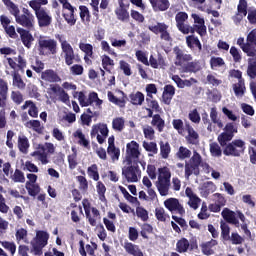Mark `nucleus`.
<instances>
[{
  "instance_id": "1",
  "label": "nucleus",
  "mask_w": 256,
  "mask_h": 256,
  "mask_svg": "<svg viewBox=\"0 0 256 256\" xmlns=\"http://www.w3.org/2000/svg\"><path fill=\"white\" fill-rule=\"evenodd\" d=\"M191 155V150L185 146H180L176 152V157L179 159V161H185V159H189L188 161H185L184 175L186 179H189L191 175L198 177V175L201 173L199 167H201V163H203V157H201V154H199L197 151H194L193 155Z\"/></svg>"
},
{
  "instance_id": "2",
  "label": "nucleus",
  "mask_w": 256,
  "mask_h": 256,
  "mask_svg": "<svg viewBox=\"0 0 256 256\" xmlns=\"http://www.w3.org/2000/svg\"><path fill=\"white\" fill-rule=\"evenodd\" d=\"M49 243V233L47 231H37L36 236L31 240V250L30 253H33L35 256L43 255V249L47 247Z\"/></svg>"
},
{
  "instance_id": "3",
  "label": "nucleus",
  "mask_w": 256,
  "mask_h": 256,
  "mask_svg": "<svg viewBox=\"0 0 256 256\" xmlns=\"http://www.w3.org/2000/svg\"><path fill=\"white\" fill-rule=\"evenodd\" d=\"M59 43L61 44L62 53H64V61L65 63L71 67L74 61L76 63L81 62V58L78 54H75V50H73V46L67 40H63L60 35L57 37Z\"/></svg>"
},
{
  "instance_id": "4",
  "label": "nucleus",
  "mask_w": 256,
  "mask_h": 256,
  "mask_svg": "<svg viewBox=\"0 0 256 256\" xmlns=\"http://www.w3.org/2000/svg\"><path fill=\"white\" fill-rule=\"evenodd\" d=\"M38 53L39 55H57V41L49 39L47 36L38 38Z\"/></svg>"
},
{
  "instance_id": "5",
  "label": "nucleus",
  "mask_w": 256,
  "mask_h": 256,
  "mask_svg": "<svg viewBox=\"0 0 256 256\" xmlns=\"http://www.w3.org/2000/svg\"><path fill=\"white\" fill-rule=\"evenodd\" d=\"M245 149V141L236 139L224 147L223 153L226 157H241L245 153Z\"/></svg>"
},
{
  "instance_id": "6",
  "label": "nucleus",
  "mask_w": 256,
  "mask_h": 256,
  "mask_svg": "<svg viewBox=\"0 0 256 256\" xmlns=\"http://www.w3.org/2000/svg\"><path fill=\"white\" fill-rule=\"evenodd\" d=\"M141 157V151H139V143L132 140L126 145V165H132L133 163H141L139 160Z\"/></svg>"
},
{
  "instance_id": "7",
  "label": "nucleus",
  "mask_w": 256,
  "mask_h": 256,
  "mask_svg": "<svg viewBox=\"0 0 256 256\" xmlns=\"http://www.w3.org/2000/svg\"><path fill=\"white\" fill-rule=\"evenodd\" d=\"M91 139H97L99 145H103L105 141H107V137H109V128L105 123H97L92 126L90 131Z\"/></svg>"
},
{
  "instance_id": "8",
  "label": "nucleus",
  "mask_w": 256,
  "mask_h": 256,
  "mask_svg": "<svg viewBox=\"0 0 256 256\" xmlns=\"http://www.w3.org/2000/svg\"><path fill=\"white\" fill-rule=\"evenodd\" d=\"M139 163L140 162H133L132 164H127L128 166L122 169V175L128 183H137V181H139L137 177V175H141Z\"/></svg>"
},
{
  "instance_id": "9",
  "label": "nucleus",
  "mask_w": 256,
  "mask_h": 256,
  "mask_svg": "<svg viewBox=\"0 0 256 256\" xmlns=\"http://www.w3.org/2000/svg\"><path fill=\"white\" fill-rule=\"evenodd\" d=\"M22 15L18 14L15 18L16 23L25 27V29L31 30L35 26V16L27 8L22 9Z\"/></svg>"
},
{
  "instance_id": "10",
  "label": "nucleus",
  "mask_w": 256,
  "mask_h": 256,
  "mask_svg": "<svg viewBox=\"0 0 256 256\" xmlns=\"http://www.w3.org/2000/svg\"><path fill=\"white\" fill-rule=\"evenodd\" d=\"M148 29L154 33V35L160 34V39H162V41H173V38H171V34L169 33V25L165 24V22H158L156 25L148 26Z\"/></svg>"
},
{
  "instance_id": "11",
  "label": "nucleus",
  "mask_w": 256,
  "mask_h": 256,
  "mask_svg": "<svg viewBox=\"0 0 256 256\" xmlns=\"http://www.w3.org/2000/svg\"><path fill=\"white\" fill-rule=\"evenodd\" d=\"M82 205L85 211L86 219H88L91 227H95L97 225V217H101V212L96 207L91 208V203H89L88 199H84L82 201ZM91 212L93 217L91 216Z\"/></svg>"
},
{
  "instance_id": "12",
  "label": "nucleus",
  "mask_w": 256,
  "mask_h": 256,
  "mask_svg": "<svg viewBox=\"0 0 256 256\" xmlns=\"http://www.w3.org/2000/svg\"><path fill=\"white\" fill-rule=\"evenodd\" d=\"M187 19H189V14H187V12H178L175 15L176 27L180 33H183V35H189V31L193 32V29L189 28V24H185Z\"/></svg>"
},
{
  "instance_id": "13",
  "label": "nucleus",
  "mask_w": 256,
  "mask_h": 256,
  "mask_svg": "<svg viewBox=\"0 0 256 256\" xmlns=\"http://www.w3.org/2000/svg\"><path fill=\"white\" fill-rule=\"evenodd\" d=\"M197 240L189 242V240L185 237H182L176 243V251L177 253H187V251H195L198 249Z\"/></svg>"
},
{
  "instance_id": "14",
  "label": "nucleus",
  "mask_w": 256,
  "mask_h": 256,
  "mask_svg": "<svg viewBox=\"0 0 256 256\" xmlns=\"http://www.w3.org/2000/svg\"><path fill=\"white\" fill-rule=\"evenodd\" d=\"M147 115L145 116V119H151V125L152 127H155L158 133H163V130L165 129V120L161 117V114H154L153 110L147 109Z\"/></svg>"
},
{
  "instance_id": "15",
  "label": "nucleus",
  "mask_w": 256,
  "mask_h": 256,
  "mask_svg": "<svg viewBox=\"0 0 256 256\" xmlns=\"http://www.w3.org/2000/svg\"><path fill=\"white\" fill-rule=\"evenodd\" d=\"M16 31L20 36L22 45H24V47H26V49H31L33 47V43L35 41V37H33V34H31V30L18 27L16 29Z\"/></svg>"
},
{
  "instance_id": "16",
  "label": "nucleus",
  "mask_w": 256,
  "mask_h": 256,
  "mask_svg": "<svg viewBox=\"0 0 256 256\" xmlns=\"http://www.w3.org/2000/svg\"><path fill=\"white\" fill-rule=\"evenodd\" d=\"M247 0H239L237 6V13L232 16V21L235 25H241V21H243L244 17H247Z\"/></svg>"
},
{
  "instance_id": "17",
  "label": "nucleus",
  "mask_w": 256,
  "mask_h": 256,
  "mask_svg": "<svg viewBox=\"0 0 256 256\" xmlns=\"http://www.w3.org/2000/svg\"><path fill=\"white\" fill-rule=\"evenodd\" d=\"M0 23L8 37L10 39H17L19 35L17 34V31H15V26L11 25V19L8 18L7 15H1L0 16ZM11 25V26H9Z\"/></svg>"
},
{
  "instance_id": "18",
  "label": "nucleus",
  "mask_w": 256,
  "mask_h": 256,
  "mask_svg": "<svg viewBox=\"0 0 256 256\" xmlns=\"http://www.w3.org/2000/svg\"><path fill=\"white\" fill-rule=\"evenodd\" d=\"M36 19L38 21L39 27H49L53 23V17L49 15L46 9L44 10H34Z\"/></svg>"
},
{
  "instance_id": "19",
  "label": "nucleus",
  "mask_w": 256,
  "mask_h": 256,
  "mask_svg": "<svg viewBox=\"0 0 256 256\" xmlns=\"http://www.w3.org/2000/svg\"><path fill=\"white\" fill-rule=\"evenodd\" d=\"M164 207H166L168 211H171V213H173V211H177L181 216L185 213V208H183V205L179 203V199L177 198H168L165 200Z\"/></svg>"
},
{
  "instance_id": "20",
  "label": "nucleus",
  "mask_w": 256,
  "mask_h": 256,
  "mask_svg": "<svg viewBox=\"0 0 256 256\" xmlns=\"http://www.w3.org/2000/svg\"><path fill=\"white\" fill-rule=\"evenodd\" d=\"M129 3H120L119 7L115 9V15L118 19V21H121L122 23H129V20L131 19L129 15Z\"/></svg>"
},
{
  "instance_id": "21",
  "label": "nucleus",
  "mask_w": 256,
  "mask_h": 256,
  "mask_svg": "<svg viewBox=\"0 0 256 256\" xmlns=\"http://www.w3.org/2000/svg\"><path fill=\"white\" fill-rule=\"evenodd\" d=\"M174 53L176 55L175 65L178 67L183 66V63H189V61H193V56L191 54H186L179 47L174 48Z\"/></svg>"
},
{
  "instance_id": "22",
  "label": "nucleus",
  "mask_w": 256,
  "mask_h": 256,
  "mask_svg": "<svg viewBox=\"0 0 256 256\" xmlns=\"http://www.w3.org/2000/svg\"><path fill=\"white\" fill-rule=\"evenodd\" d=\"M221 216L223 217L226 223L230 225H235V227H239V219H237V211H233L229 208H224L221 212Z\"/></svg>"
},
{
  "instance_id": "23",
  "label": "nucleus",
  "mask_w": 256,
  "mask_h": 256,
  "mask_svg": "<svg viewBox=\"0 0 256 256\" xmlns=\"http://www.w3.org/2000/svg\"><path fill=\"white\" fill-rule=\"evenodd\" d=\"M76 93H78V101L82 107H89V105H93L98 95L97 92H90L87 98V96H85V93L82 91Z\"/></svg>"
},
{
  "instance_id": "24",
  "label": "nucleus",
  "mask_w": 256,
  "mask_h": 256,
  "mask_svg": "<svg viewBox=\"0 0 256 256\" xmlns=\"http://www.w3.org/2000/svg\"><path fill=\"white\" fill-rule=\"evenodd\" d=\"M185 130L188 135L186 136V141L189 145H199V133L195 131L193 126L189 122L185 123Z\"/></svg>"
},
{
  "instance_id": "25",
  "label": "nucleus",
  "mask_w": 256,
  "mask_h": 256,
  "mask_svg": "<svg viewBox=\"0 0 256 256\" xmlns=\"http://www.w3.org/2000/svg\"><path fill=\"white\" fill-rule=\"evenodd\" d=\"M7 61L11 69H19V71H23V69L27 67V60L21 55L14 58H7Z\"/></svg>"
},
{
  "instance_id": "26",
  "label": "nucleus",
  "mask_w": 256,
  "mask_h": 256,
  "mask_svg": "<svg viewBox=\"0 0 256 256\" xmlns=\"http://www.w3.org/2000/svg\"><path fill=\"white\" fill-rule=\"evenodd\" d=\"M41 79L47 83H59V81H61V77H59V74L53 69L43 71L41 73Z\"/></svg>"
},
{
  "instance_id": "27",
  "label": "nucleus",
  "mask_w": 256,
  "mask_h": 256,
  "mask_svg": "<svg viewBox=\"0 0 256 256\" xmlns=\"http://www.w3.org/2000/svg\"><path fill=\"white\" fill-rule=\"evenodd\" d=\"M63 9H67V11H69V13H64L63 17L66 23L70 25V27H73V25L77 23V18H75V11H77V8L73 7L71 4H66V7Z\"/></svg>"
},
{
  "instance_id": "28",
  "label": "nucleus",
  "mask_w": 256,
  "mask_h": 256,
  "mask_svg": "<svg viewBox=\"0 0 256 256\" xmlns=\"http://www.w3.org/2000/svg\"><path fill=\"white\" fill-rule=\"evenodd\" d=\"M7 93H9V85L7 81L0 78V107H7Z\"/></svg>"
},
{
  "instance_id": "29",
  "label": "nucleus",
  "mask_w": 256,
  "mask_h": 256,
  "mask_svg": "<svg viewBox=\"0 0 256 256\" xmlns=\"http://www.w3.org/2000/svg\"><path fill=\"white\" fill-rule=\"evenodd\" d=\"M22 111L28 109V115L37 119L39 117V108H37V104L33 102V100H26L24 105L21 106Z\"/></svg>"
},
{
  "instance_id": "30",
  "label": "nucleus",
  "mask_w": 256,
  "mask_h": 256,
  "mask_svg": "<svg viewBox=\"0 0 256 256\" xmlns=\"http://www.w3.org/2000/svg\"><path fill=\"white\" fill-rule=\"evenodd\" d=\"M153 11H167L171 7L169 0H149Z\"/></svg>"
},
{
  "instance_id": "31",
  "label": "nucleus",
  "mask_w": 256,
  "mask_h": 256,
  "mask_svg": "<svg viewBox=\"0 0 256 256\" xmlns=\"http://www.w3.org/2000/svg\"><path fill=\"white\" fill-rule=\"evenodd\" d=\"M186 45L191 49V51H195V47H197L198 51H203V45L195 35H189L186 37Z\"/></svg>"
},
{
  "instance_id": "32",
  "label": "nucleus",
  "mask_w": 256,
  "mask_h": 256,
  "mask_svg": "<svg viewBox=\"0 0 256 256\" xmlns=\"http://www.w3.org/2000/svg\"><path fill=\"white\" fill-rule=\"evenodd\" d=\"M246 42L248 43L250 47V55L251 57H256V28L251 30L247 37Z\"/></svg>"
},
{
  "instance_id": "33",
  "label": "nucleus",
  "mask_w": 256,
  "mask_h": 256,
  "mask_svg": "<svg viewBox=\"0 0 256 256\" xmlns=\"http://www.w3.org/2000/svg\"><path fill=\"white\" fill-rule=\"evenodd\" d=\"M73 137H75V139H78V145H81V147H84V149H91V143L85 137V134H83V130L77 129L73 133Z\"/></svg>"
},
{
  "instance_id": "34",
  "label": "nucleus",
  "mask_w": 256,
  "mask_h": 256,
  "mask_svg": "<svg viewBox=\"0 0 256 256\" xmlns=\"http://www.w3.org/2000/svg\"><path fill=\"white\" fill-rule=\"evenodd\" d=\"M123 247L128 255L144 256L143 251H141V248H139V245H135L131 242H125Z\"/></svg>"
},
{
  "instance_id": "35",
  "label": "nucleus",
  "mask_w": 256,
  "mask_h": 256,
  "mask_svg": "<svg viewBox=\"0 0 256 256\" xmlns=\"http://www.w3.org/2000/svg\"><path fill=\"white\" fill-rule=\"evenodd\" d=\"M217 245H219V242H217V240H215V239H211L210 241L201 245L202 253L204 255H208V256L214 255L215 250H213V247H217Z\"/></svg>"
},
{
  "instance_id": "36",
  "label": "nucleus",
  "mask_w": 256,
  "mask_h": 256,
  "mask_svg": "<svg viewBox=\"0 0 256 256\" xmlns=\"http://www.w3.org/2000/svg\"><path fill=\"white\" fill-rule=\"evenodd\" d=\"M148 63L152 69H159V67H165V58L161 54H158L157 58H155L153 55H150Z\"/></svg>"
},
{
  "instance_id": "37",
  "label": "nucleus",
  "mask_w": 256,
  "mask_h": 256,
  "mask_svg": "<svg viewBox=\"0 0 256 256\" xmlns=\"http://www.w3.org/2000/svg\"><path fill=\"white\" fill-rule=\"evenodd\" d=\"M2 3H4L6 9L9 11L10 15H13V17L16 18L21 13L19 6L15 4L13 1L2 0Z\"/></svg>"
},
{
  "instance_id": "38",
  "label": "nucleus",
  "mask_w": 256,
  "mask_h": 256,
  "mask_svg": "<svg viewBox=\"0 0 256 256\" xmlns=\"http://www.w3.org/2000/svg\"><path fill=\"white\" fill-rule=\"evenodd\" d=\"M50 90L52 93H59V99L62 103H67L69 101V94H67V92H65L58 84L51 85Z\"/></svg>"
},
{
  "instance_id": "39",
  "label": "nucleus",
  "mask_w": 256,
  "mask_h": 256,
  "mask_svg": "<svg viewBox=\"0 0 256 256\" xmlns=\"http://www.w3.org/2000/svg\"><path fill=\"white\" fill-rule=\"evenodd\" d=\"M198 71H201V64L198 60L188 62L185 66H183L184 73H197Z\"/></svg>"
},
{
  "instance_id": "40",
  "label": "nucleus",
  "mask_w": 256,
  "mask_h": 256,
  "mask_svg": "<svg viewBox=\"0 0 256 256\" xmlns=\"http://www.w3.org/2000/svg\"><path fill=\"white\" fill-rule=\"evenodd\" d=\"M221 239L222 241H229L231 239V227L225 221L220 222Z\"/></svg>"
},
{
  "instance_id": "41",
  "label": "nucleus",
  "mask_w": 256,
  "mask_h": 256,
  "mask_svg": "<svg viewBox=\"0 0 256 256\" xmlns=\"http://www.w3.org/2000/svg\"><path fill=\"white\" fill-rule=\"evenodd\" d=\"M233 91L236 97H243L247 88L245 87V80H240L238 83L233 84Z\"/></svg>"
},
{
  "instance_id": "42",
  "label": "nucleus",
  "mask_w": 256,
  "mask_h": 256,
  "mask_svg": "<svg viewBox=\"0 0 256 256\" xmlns=\"http://www.w3.org/2000/svg\"><path fill=\"white\" fill-rule=\"evenodd\" d=\"M129 98L132 105H143L145 102V94H143L141 91L130 94Z\"/></svg>"
},
{
  "instance_id": "43",
  "label": "nucleus",
  "mask_w": 256,
  "mask_h": 256,
  "mask_svg": "<svg viewBox=\"0 0 256 256\" xmlns=\"http://www.w3.org/2000/svg\"><path fill=\"white\" fill-rule=\"evenodd\" d=\"M156 187L161 197H166V195H169V187H171V182L160 180L157 182Z\"/></svg>"
},
{
  "instance_id": "44",
  "label": "nucleus",
  "mask_w": 256,
  "mask_h": 256,
  "mask_svg": "<svg viewBox=\"0 0 256 256\" xmlns=\"http://www.w3.org/2000/svg\"><path fill=\"white\" fill-rule=\"evenodd\" d=\"M25 127H27L28 129H33V131H35L39 135L43 133L44 129L43 126H41V121L39 120H29L28 122H26Z\"/></svg>"
},
{
  "instance_id": "45",
  "label": "nucleus",
  "mask_w": 256,
  "mask_h": 256,
  "mask_svg": "<svg viewBox=\"0 0 256 256\" xmlns=\"http://www.w3.org/2000/svg\"><path fill=\"white\" fill-rule=\"evenodd\" d=\"M96 191L98 193V197L102 203H107V198L105 197V193H107V187L103 182L98 181L96 185Z\"/></svg>"
},
{
  "instance_id": "46",
  "label": "nucleus",
  "mask_w": 256,
  "mask_h": 256,
  "mask_svg": "<svg viewBox=\"0 0 256 256\" xmlns=\"http://www.w3.org/2000/svg\"><path fill=\"white\" fill-rule=\"evenodd\" d=\"M233 135L231 134H228L227 132H222L218 138H217V141L220 145V147H227V143H229V141H233Z\"/></svg>"
},
{
  "instance_id": "47",
  "label": "nucleus",
  "mask_w": 256,
  "mask_h": 256,
  "mask_svg": "<svg viewBox=\"0 0 256 256\" xmlns=\"http://www.w3.org/2000/svg\"><path fill=\"white\" fill-rule=\"evenodd\" d=\"M18 149L21 153H27L29 149V139L25 135H21L18 137Z\"/></svg>"
},
{
  "instance_id": "48",
  "label": "nucleus",
  "mask_w": 256,
  "mask_h": 256,
  "mask_svg": "<svg viewBox=\"0 0 256 256\" xmlns=\"http://www.w3.org/2000/svg\"><path fill=\"white\" fill-rule=\"evenodd\" d=\"M26 190L30 197H37V195L41 193V187H39V184H31V182H26Z\"/></svg>"
},
{
  "instance_id": "49",
  "label": "nucleus",
  "mask_w": 256,
  "mask_h": 256,
  "mask_svg": "<svg viewBox=\"0 0 256 256\" xmlns=\"http://www.w3.org/2000/svg\"><path fill=\"white\" fill-rule=\"evenodd\" d=\"M80 9V19L83 23H91V12L89 11V8L85 5L79 6Z\"/></svg>"
},
{
  "instance_id": "50",
  "label": "nucleus",
  "mask_w": 256,
  "mask_h": 256,
  "mask_svg": "<svg viewBox=\"0 0 256 256\" xmlns=\"http://www.w3.org/2000/svg\"><path fill=\"white\" fill-rule=\"evenodd\" d=\"M171 153V145L169 142H160V155L162 159H169V155Z\"/></svg>"
},
{
  "instance_id": "51",
  "label": "nucleus",
  "mask_w": 256,
  "mask_h": 256,
  "mask_svg": "<svg viewBox=\"0 0 256 256\" xmlns=\"http://www.w3.org/2000/svg\"><path fill=\"white\" fill-rule=\"evenodd\" d=\"M13 77V85L14 87H17L18 89H25L27 87V84L24 83L23 78H21V74L19 72H14L12 74Z\"/></svg>"
},
{
  "instance_id": "52",
  "label": "nucleus",
  "mask_w": 256,
  "mask_h": 256,
  "mask_svg": "<svg viewBox=\"0 0 256 256\" xmlns=\"http://www.w3.org/2000/svg\"><path fill=\"white\" fill-rule=\"evenodd\" d=\"M158 181L171 182V171H169V168L159 169Z\"/></svg>"
},
{
  "instance_id": "53",
  "label": "nucleus",
  "mask_w": 256,
  "mask_h": 256,
  "mask_svg": "<svg viewBox=\"0 0 256 256\" xmlns=\"http://www.w3.org/2000/svg\"><path fill=\"white\" fill-rule=\"evenodd\" d=\"M155 217L157 221H160L161 223H165V221L169 219V214L165 213V208L158 207V208H155Z\"/></svg>"
},
{
  "instance_id": "54",
  "label": "nucleus",
  "mask_w": 256,
  "mask_h": 256,
  "mask_svg": "<svg viewBox=\"0 0 256 256\" xmlns=\"http://www.w3.org/2000/svg\"><path fill=\"white\" fill-rule=\"evenodd\" d=\"M49 3V0H31L29 2V7L33 9V11H41L45 8L41 7L42 5H47Z\"/></svg>"
},
{
  "instance_id": "55",
  "label": "nucleus",
  "mask_w": 256,
  "mask_h": 256,
  "mask_svg": "<svg viewBox=\"0 0 256 256\" xmlns=\"http://www.w3.org/2000/svg\"><path fill=\"white\" fill-rule=\"evenodd\" d=\"M112 129L119 132L123 131V129H125V119H123V117L114 118L112 121Z\"/></svg>"
},
{
  "instance_id": "56",
  "label": "nucleus",
  "mask_w": 256,
  "mask_h": 256,
  "mask_svg": "<svg viewBox=\"0 0 256 256\" xmlns=\"http://www.w3.org/2000/svg\"><path fill=\"white\" fill-rule=\"evenodd\" d=\"M209 147L212 157H221L223 155V150H221V146L217 142L210 143Z\"/></svg>"
},
{
  "instance_id": "57",
  "label": "nucleus",
  "mask_w": 256,
  "mask_h": 256,
  "mask_svg": "<svg viewBox=\"0 0 256 256\" xmlns=\"http://www.w3.org/2000/svg\"><path fill=\"white\" fill-rule=\"evenodd\" d=\"M107 153L113 162L119 161V157H121V150L116 148V146L108 147Z\"/></svg>"
},
{
  "instance_id": "58",
  "label": "nucleus",
  "mask_w": 256,
  "mask_h": 256,
  "mask_svg": "<svg viewBox=\"0 0 256 256\" xmlns=\"http://www.w3.org/2000/svg\"><path fill=\"white\" fill-rule=\"evenodd\" d=\"M88 177L93 179L94 181H99V168L97 167V164H92L87 169Z\"/></svg>"
},
{
  "instance_id": "59",
  "label": "nucleus",
  "mask_w": 256,
  "mask_h": 256,
  "mask_svg": "<svg viewBox=\"0 0 256 256\" xmlns=\"http://www.w3.org/2000/svg\"><path fill=\"white\" fill-rule=\"evenodd\" d=\"M225 65V60L221 57L212 56L210 59V67L213 71L217 70L218 67H223Z\"/></svg>"
},
{
  "instance_id": "60",
  "label": "nucleus",
  "mask_w": 256,
  "mask_h": 256,
  "mask_svg": "<svg viewBox=\"0 0 256 256\" xmlns=\"http://www.w3.org/2000/svg\"><path fill=\"white\" fill-rule=\"evenodd\" d=\"M22 171H29L30 173H39V167L31 161H26L21 165Z\"/></svg>"
},
{
  "instance_id": "61",
  "label": "nucleus",
  "mask_w": 256,
  "mask_h": 256,
  "mask_svg": "<svg viewBox=\"0 0 256 256\" xmlns=\"http://www.w3.org/2000/svg\"><path fill=\"white\" fill-rule=\"evenodd\" d=\"M0 244L6 251H9L12 256L17 253V245H15V242H9V241H0Z\"/></svg>"
},
{
  "instance_id": "62",
  "label": "nucleus",
  "mask_w": 256,
  "mask_h": 256,
  "mask_svg": "<svg viewBox=\"0 0 256 256\" xmlns=\"http://www.w3.org/2000/svg\"><path fill=\"white\" fill-rule=\"evenodd\" d=\"M79 49L82 50L85 55H88L90 59H93V45L81 42Z\"/></svg>"
},
{
  "instance_id": "63",
  "label": "nucleus",
  "mask_w": 256,
  "mask_h": 256,
  "mask_svg": "<svg viewBox=\"0 0 256 256\" xmlns=\"http://www.w3.org/2000/svg\"><path fill=\"white\" fill-rule=\"evenodd\" d=\"M11 179L14 181V183H25V174L23 171L16 169L14 174L11 175Z\"/></svg>"
},
{
  "instance_id": "64",
  "label": "nucleus",
  "mask_w": 256,
  "mask_h": 256,
  "mask_svg": "<svg viewBox=\"0 0 256 256\" xmlns=\"http://www.w3.org/2000/svg\"><path fill=\"white\" fill-rule=\"evenodd\" d=\"M247 75L250 79H255V77H256V60L251 62V59H249Z\"/></svg>"
}]
</instances>
